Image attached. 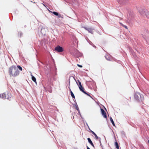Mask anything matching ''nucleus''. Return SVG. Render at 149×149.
I'll use <instances>...</instances> for the list:
<instances>
[{"instance_id": "nucleus-1", "label": "nucleus", "mask_w": 149, "mask_h": 149, "mask_svg": "<svg viewBox=\"0 0 149 149\" xmlns=\"http://www.w3.org/2000/svg\"><path fill=\"white\" fill-rule=\"evenodd\" d=\"M9 72L10 77H15L19 75V71L16 66L13 65L9 68Z\"/></svg>"}, {"instance_id": "nucleus-6", "label": "nucleus", "mask_w": 149, "mask_h": 149, "mask_svg": "<svg viewBox=\"0 0 149 149\" xmlns=\"http://www.w3.org/2000/svg\"><path fill=\"white\" fill-rule=\"evenodd\" d=\"M106 58L108 60L110 61L111 60V56L108 55H107L105 56Z\"/></svg>"}, {"instance_id": "nucleus-8", "label": "nucleus", "mask_w": 149, "mask_h": 149, "mask_svg": "<svg viewBox=\"0 0 149 149\" xmlns=\"http://www.w3.org/2000/svg\"><path fill=\"white\" fill-rule=\"evenodd\" d=\"M87 139L88 140V141L89 142V143L93 147H94V145L92 141H91V139L90 138H88Z\"/></svg>"}, {"instance_id": "nucleus-16", "label": "nucleus", "mask_w": 149, "mask_h": 149, "mask_svg": "<svg viewBox=\"0 0 149 149\" xmlns=\"http://www.w3.org/2000/svg\"><path fill=\"white\" fill-rule=\"evenodd\" d=\"M71 95L72 96V97L73 98H75V96L74 95V94L72 93V91H71Z\"/></svg>"}, {"instance_id": "nucleus-2", "label": "nucleus", "mask_w": 149, "mask_h": 149, "mask_svg": "<svg viewBox=\"0 0 149 149\" xmlns=\"http://www.w3.org/2000/svg\"><path fill=\"white\" fill-rule=\"evenodd\" d=\"M134 97L135 98L138 100H140L142 101L144 100L143 96L142 95H141L140 93H136L134 95Z\"/></svg>"}, {"instance_id": "nucleus-4", "label": "nucleus", "mask_w": 149, "mask_h": 149, "mask_svg": "<svg viewBox=\"0 0 149 149\" xmlns=\"http://www.w3.org/2000/svg\"><path fill=\"white\" fill-rule=\"evenodd\" d=\"M101 110L102 115L104 118H106L107 117L106 112L102 109H101Z\"/></svg>"}, {"instance_id": "nucleus-29", "label": "nucleus", "mask_w": 149, "mask_h": 149, "mask_svg": "<svg viewBox=\"0 0 149 149\" xmlns=\"http://www.w3.org/2000/svg\"><path fill=\"white\" fill-rule=\"evenodd\" d=\"M43 5L44 6H45V5L44 4H43Z\"/></svg>"}, {"instance_id": "nucleus-18", "label": "nucleus", "mask_w": 149, "mask_h": 149, "mask_svg": "<svg viewBox=\"0 0 149 149\" xmlns=\"http://www.w3.org/2000/svg\"><path fill=\"white\" fill-rule=\"evenodd\" d=\"M78 81L79 84V86H80L81 87V82L79 80H78Z\"/></svg>"}, {"instance_id": "nucleus-24", "label": "nucleus", "mask_w": 149, "mask_h": 149, "mask_svg": "<svg viewBox=\"0 0 149 149\" xmlns=\"http://www.w3.org/2000/svg\"><path fill=\"white\" fill-rule=\"evenodd\" d=\"M30 72L31 73V74H30L31 75H31H33L31 73V72Z\"/></svg>"}, {"instance_id": "nucleus-15", "label": "nucleus", "mask_w": 149, "mask_h": 149, "mask_svg": "<svg viewBox=\"0 0 149 149\" xmlns=\"http://www.w3.org/2000/svg\"><path fill=\"white\" fill-rule=\"evenodd\" d=\"M52 13L56 16H58V13L56 12H52Z\"/></svg>"}, {"instance_id": "nucleus-12", "label": "nucleus", "mask_w": 149, "mask_h": 149, "mask_svg": "<svg viewBox=\"0 0 149 149\" xmlns=\"http://www.w3.org/2000/svg\"><path fill=\"white\" fill-rule=\"evenodd\" d=\"M110 121L111 122V123H112L113 125V126H115V125L114 123V121H113V120L111 117H110Z\"/></svg>"}, {"instance_id": "nucleus-11", "label": "nucleus", "mask_w": 149, "mask_h": 149, "mask_svg": "<svg viewBox=\"0 0 149 149\" xmlns=\"http://www.w3.org/2000/svg\"><path fill=\"white\" fill-rule=\"evenodd\" d=\"M0 97L1 98H5L6 97V95L4 93L1 94L0 95Z\"/></svg>"}, {"instance_id": "nucleus-17", "label": "nucleus", "mask_w": 149, "mask_h": 149, "mask_svg": "<svg viewBox=\"0 0 149 149\" xmlns=\"http://www.w3.org/2000/svg\"><path fill=\"white\" fill-rule=\"evenodd\" d=\"M17 68H18L20 70L22 71V68L21 66H17Z\"/></svg>"}, {"instance_id": "nucleus-20", "label": "nucleus", "mask_w": 149, "mask_h": 149, "mask_svg": "<svg viewBox=\"0 0 149 149\" xmlns=\"http://www.w3.org/2000/svg\"><path fill=\"white\" fill-rule=\"evenodd\" d=\"M123 26L124 27L125 29H127V26H125L124 25H123Z\"/></svg>"}, {"instance_id": "nucleus-7", "label": "nucleus", "mask_w": 149, "mask_h": 149, "mask_svg": "<svg viewBox=\"0 0 149 149\" xmlns=\"http://www.w3.org/2000/svg\"><path fill=\"white\" fill-rule=\"evenodd\" d=\"M79 86L80 90L83 93H85V91H84V88L82 86V85H81V87L80 86Z\"/></svg>"}, {"instance_id": "nucleus-19", "label": "nucleus", "mask_w": 149, "mask_h": 149, "mask_svg": "<svg viewBox=\"0 0 149 149\" xmlns=\"http://www.w3.org/2000/svg\"><path fill=\"white\" fill-rule=\"evenodd\" d=\"M77 65L78 67H80V68H82V66L81 65H79V64H77Z\"/></svg>"}, {"instance_id": "nucleus-9", "label": "nucleus", "mask_w": 149, "mask_h": 149, "mask_svg": "<svg viewBox=\"0 0 149 149\" xmlns=\"http://www.w3.org/2000/svg\"><path fill=\"white\" fill-rule=\"evenodd\" d=\"M91 132H92V134L94 135L96 140H97L99 138L96 134L94 132L91 131Z\"/></svg>"}, {"instance_id": "nucleus-22", "label": "nucleus", "mask_w": 149, "mask_h": 149, "mask_svg": "<svg viewBox=\"0 0 149 149\" xmlns=\"http://www.w3.org/2000/svg\"><path fill=\"white\" fill-rule=\"evenodd\" d=\"M70 80H69V84H68V88L70 87L69 86H70Z\"/></svg>"}, {"instance_id": "nucleus-26", "label": "nucleus", "mask_w": 149, "mask_h": 149, "mask_svg": "<svg viewBox=\"0 0 149 149\" xmlns=\"http://www.w3.org/2000/svg\"><path fill=\"white\" fill-rule=\"evenodd\" d=\"M87 149H90L88 147H87Z\"/></svg>"}, {"instance_id": "nucleus-25", "label": "nucleus", "mask_w": 149, "mask_h": 149, "mask_svg": "<svg viewBox=\"0 0 149 149\" xmlns=\"http://www.w3.org/2000/svg\"><path fill=\"white\" fill-rule=\"evenodd\" d=\"M120 24H121V25H122L123 26V25H124L122 23H120Z\"/></svg>"}, {"instance_id": "nucleus-10", "label": "nucleus", "mask_w": 149, "mask_h": 149, "mask_svg": "<svg viewBox=\"0 0 149 149\" xmlns=\"http://www.w3.org/2000/svg\"><path fill=\"white\" fill-rule=\"evenodd\" d=\"M31 79L32 80L36 83V79L35 77H34L33 75H31Z\"/></svg>"}, {"instance_id": "nucleus-21", "label": "nucleus", "mask_w": 149, "mask_h": 149, "mask_svg": "<svg viewBox=\"0 0 149 149\" xmlns=\"http://www.w3.org/2000/svg\"><path fill=\"white\" fill-rule=\"evenodd\" d=\"M85 93V94L87 95L88 96H90V95L89 94H88V93H86V92H85V93Z\"/></svg>"}, {"instance_id": "nucleus-28", "label": "nucleus", "mask_w": 149, "mask_h": 149, "mask_svg": "<svg viewBox=\"0 0 149 149\" xmlns=\"http://www.w3.org/2000/svg\"><path fill=\"white\" fill-rule=\"evenodd\" d=\"M58 17H61V16H60V15H59V16H58Z\"/></svg>"}, {"instance_id": "nucleus-23", "label": "nucleus", "mask_w": 149, "mask_h": 149, "mask_svg": "<svg viewBox=\"0 0 149 149\" xmlns=\"http://www.w3.org/2000/svg\"><path fill=\"white\" fill-rule=\"evenodd\" d=\"M76 109L77 110H78V111L79 112V109L78 107H76Z\"/></svg>"}, {"instance_id": "nucleus-5", "label": "nucleus", "mask_w": 149, "mask_h": 149, "mask_svg": "<svg viewBox=\"0 0 149 149\" xmlns=\"http://www.w3.org/2000/svg\"><path fill=\"white\" fill-rule=\"evenodd\" d=\"M85 29L86 30H87L89 32L92 34L93 33V29L92 28H85Z\"/></svg>"}, {"instance_id": "nucleus-13", "label": "nucleus", "mask_w": 149, "mask_h": 149, "mask_svg": "<svg viewBox=\"0 0 149 149\" xmlns=\"http://www.w3.org/2000/svg\"><path fill=\"white\" fill-rule=\"evenodd\" d=\"M115 146L117 149H119L118 145L117 142H116L115 143Z\"/></svg>"}, {"instance_id": "nucleus-27", "label": "nucleus", "mask_w": 149, "mask_h": 149, "mask_svg": "<svg viewBox=\"0 0 149 149\" xmlns=\"http://www.w3.org/2000/svg\"><path fill=\"white\" fill-rule=\"evenodd\" d=\"M69 88V89H70V92H71V90L70 89V87Z\"/></svg>"}, {"instance_id": "nucleus-14", "label": "nucleus", "mask_w": 149, "mask_h": 149, "mask_svg": "<svg viewBox=\"0 0 149 149\" xmlns=\"http://www.w3.org/2000/svg\"><path fill=\"white\" fill-rule=\"evenodd\" d=\"M8 97H7V99L8 100H10V99L11 98V96L10 94H8Z\"/></svg>"}, {"instance_id": "nucleus-3", "label": "nucleus", "mask_w": 149, "mask_h": 149, "mask_svg": "<svg viewBox=\"0 0 149 149\" xmlns=\"http://www.w3.org/2000/svg\"><path fill=\"white\" fill-rule=\"evenodd\" d=\"M55 50L58 52H62L63 51V48L58 45L55 47Z\"/></svg>"}]
</instances>
